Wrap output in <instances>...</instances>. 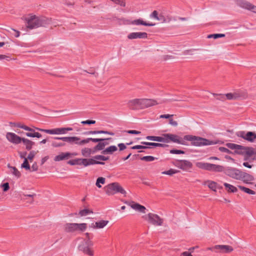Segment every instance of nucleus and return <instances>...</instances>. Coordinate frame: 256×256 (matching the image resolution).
<instances>
[{
	"label": "nucleus",
	"mask_w": 256,
	"mask_h": 256,
	"mask_svg": "<svg viewBox=\"0 0 256 256\" xmlns=\"http://www.w3.org/2000/svg\"><path fill=\"white\" fill-rule=\"evenodd\" d=\"M170 152L172 154H183L184 153V151L178 150H172L170 151Z\"/></svg>",
	"instance_id": "obj_52"
},
{
	"label": "nucleus",
	"mask_w": 256,
	"mask_h": 256,
	"mask_svg": "<svg viewBox=\"0 0 256 256\" xmlns=\"http://www.w3.org/2000/svg\"><path fill=\"white\" fill-rule=\"evenodd\" d=\"M8 167L10 169V172L16 178H20L21 176L20 172L15 166H12L10 164H8Z\"/></svg>",
	"instance_id": "obj_29"
},
{
	"label": "nucleus",
	"mask_w": 256,
	"mask_h": 256,
	"mask_svg": "<svg viewBox=\"0 0 256 256\" xmlns=\"http://www.w3.org/2000/svg\"><path fill=\"white\" fill-rule=\"evenodd\" d=\"M219 150L220 152H224L228 153V152H229V150L227 148H224V147H220L219 148Z\"/></svg>",
	"instance_id": "obj_58"
},
{
	"label": "nucleus",
	"mask_w": 256,
	"mask_h": 256,
	"mask_svg": "<svg viewBox=\"0 0 256 256\" xmlns=\"http://www.w3.org/2000/svg\"><path fill=\"white\" fill-rule=\"evenodd\" d=\"M106 194L108 195H113L116 193L126 195V191L118 182L111 183L104 187Z\"/></svg>",
	"instance_id": "obj_8"
},
{
	"label": "nucleus",
	"mask_w": 256,
	"mask_h": 256,
	"mask_svg": "<svg viewBox=\"0 0 256 256\" xmlns=\"http://www.w3.org/2000/svg\"><path fill=\"white\" fill-rule=\"evenodd\" d=\"M143 217L149 223L153 225L160 226L162 224L163 219L156 214L149 213Z\"/></svg>",
	"instance_id": "obj_12"
},
{
	"label": "nucleus",
	"mask_w": 256,
	"mask_h": 256,
	"mask_svg": "<svg viewBox=\"0 0 256 256\" xmlns=\"http://www.w3.org/2000/svg\"><path fill=\"white\" fill-rule=\"evenodd\" d=\"M91 150L88 148H85L82 151V154L84 156L87 157L91 153Z\"/></svg>",
	"instance_id": "obj_46"
},
{
	"label": "nucleus",
	"mask_w": 256,
	"mask_h": 256,
	"mask_svg": "<svg viewBox=\"0 0 256 256\" xmlns=\"http://www.w3.org/2000/svg\"><path fill=\"white\" fill-rule=\"evenodd\" d=\"M248 10H251L252 12L256 13V6L253 5L250 3V6L248 7Z\"/></svg>",
	"instance_id": "obj_55"
},
{
	"label": "nucleus",
	"mask_w": 256,
	"mask_h": 256,
	"mask_svg": "<svg viewBox=\"0 0 256 256\" xmlns=\"http://www.w3.org/2000/svg\"><path fill=\"white\" fill-rule=\"evenodd\" d=\"M127 132L130 134H138L140 133V132L136 130H129Z\"/></svg>",
	"instance_id": "obj_57"
},
{
	"label": "nucleus",
	"mask_w": 256,
	"mask_h": 256,
	"mask_svg": "<svg viewBox=\"0 0 256 256\" xmlns=\"http://www.w3.org/2000/svg\"><path fill=\"white\" fill-rule=\"evenodd\" d=\"M85 235L86 236V240H90L92 238V234H91L90 233H88V232H86L85 234Z\"/></svg>",
	"instance_id": "obj_59"
},
{
	"label": "nucleus",
	"mask_w": 256,
	"mask_h": 256,
	"mask_svg": "<svg viewBox=\"0 0 256 256\" xmlns=\"http://www.w3.org/2000/svg\"><path fill=\"white\" fill-rule=\"evenodd\" d=\"M77 155L76 152H61L56 156L55 160H64L72 159Z\"/></svg>",
	"instance_id": "obj_20"
},
{
	"label": "nucleus",
	"mask_w": 256,
	"mask_h": 256,
	"mask_svg": "<svg viewBox=\"0 0 256 256\" xmlns=\"http://www.w3.org/2000/svg\"><path fill=\"white\" fill-rule=\"evenodd\" d=\"M130 24H134V25H137V26L143 25V26H154L155 25V24H154L147 23L146 22H144L142 19H138V20H132L130 22Z\"/></svg>",
	"instance_id": "obj_26"
},
{
	"label": "nucleus",
	"mask_w": 256,
	"mask_h": 256,
	"mask_svg": "<svg viewBox=\"0 0 256 256\" xmlns=\"http://www.w3.org/2000/svg\"><path fill=\"white\" fill-rule=\"evenodd\" d=\"M180 171L178 170H174V169H170L168 170L164 171L162 172V174H168L169 176H172V174L178 172Z\"/></svg>",
	"instance_id": "obj_41"
},
{
	"label": "nucleus",
	"mask_w": 256,
	"mask_h": 256,
	"mask_svg": "<svg viewBox=\"0 0 256 256\" xmlns=\"http://www.w3.org/2000/svg\"><path fill=\"white\" fill-rule=\"evenodd\" d=\"M93 213L92 210L89 209H84L80 210L79 214L81 216H86L88 214Z\"/></svg>",
	"instance_id": "obj_43"
},
{
	"label": "nucleus",
	"mask_w": 256,
	"mask_h": 256,
	"mask_svg": "<svg viewBox=\"0 0 256 256\" xmlns=\"http://www.w3.org/2000/svg\"><path fill=\"white\" fill-rule=\"evenodd\" d=\"M196 166L202 169L214 172H224L228 176L237 180L240 178V175L242 171L232 167L224 168V166L215 164L206 163L203 162H198L196 164Z\"/></svg>",
	"instance_id": "obj_1"
},
{
	"label": "nucleus",
	"mask_w": 256,
	"mask_h": 256,
	"mask_svg": "<svg viewBox=\"0 0 256 256\" xmlns=\"http://www.w3.org/2000/svg\"><path fill=\"white\" fill-rule=\"evenodd\" d=\"M26 132V135L28 137L31 138H40L42 137V134L38 132H35L34 130V132Z\"/></svg>",
	"instance_id": "obj_39"
},
{
	"label": "nucleus",
	"mask_w": 256,
	"mask_h": 256,
	"mask_svg": "<svg viewBox=\"0 0 256 256\" xmlns=\"http://www.w3.org/2000/svg\"><path fill=\"white\" fill-rule=\"evenodd\" d=\"M184 139L186 142H190L192 145L198 146L216 144L214 141L192 135H186L184 136Z\"/></svg>",
	"instance_id": "obj_6"
},
{
	"label": "nucleus",
	"mask_w": 256,
	"mask_h": 256,
	"mask_svg": "<svg viewBox=\"0 0 256 256\" xmlns=\"http://www.w3.org/2000/svg\"><path fill=\"white\" fill-rule=\"evenodd\" d=\"M16 126L18 127V128H22L26 130H27V131H28V132H34V129L24 124H22L21 123H17L16 124Z\"/></svg>",
	"instance_id": "obj_40"
},
{
	"label": "nucleus",
	"mask_w": 256,
	"mask_h": 256,
	"mask_svg": "<svg viewBox=\"0 0 256 256\" xmlns=\"http://www.w3.org/2000/svg\"><path fill=\"white\" fill-rule=\"evenodd\" d=\"M157 20L160 21L162 23L166 22V18L162 14H158Z\"/></svg>",
	"instance_id": "obj_51"
},
{
	"label": "nucleus",
	"mask_w": 256,
	"mask_h": 256,
	"mask_svg": "<svg viewBox=\"0 0 256 256\" xmlns=\"http://www.w3.org/2000/svg\"><path fill=\"white\" fill-rule=\"evenodd\" d=\"M142 150H139L138 154H132V158L135 160H154V158L153 156H144Z\"/></svg>",
	"instance_id": "obj_19"
},
{
	"label": "nucleus",
	"mask_w": 256,
	"mask_h": 256,
	"mask_svg": "<svg viewBox=\"0 0 256 256\" xmlns=\"http://www.w3.org/2000/svg\"><path fill=\"white\" fill-rule=\"evenodd\" d=\"M170 124L171 125L173 126H178V122L173 120L172 119H170Z\"/></svg>",
	"instance_id": "obj_61"
},
{
	"label": "nucleus",
	"mask_w": 256,
	"mask_h": 256,
	"mask_svg": "<svg viewBox=\"0 0 256 256\" xmlns=\"http://www.w3.org/2000/svg\"><path fill=\"white\" fill-rule=\"evenodd\" d=\"M105 178L103 177H98L96 180V185L98 188H102V186L100 184H104L105 183Z\"/></svg>",
	"instance_id": "obj_42"
},
{
	"label": "nucleus",
	"mask_w": 256,
	"mask_h": 256,
	"mask_svg": "<svg viewBox=\"0 0 256 256\" xmlns=\"http://www.w3.org/2000/svg\"><path fill=\"white\" fill-rule=\"evenodd\" d=\"M234 2L237 6L246 10L250 6V3L246 0H234Z\"/></svg>",
	"instance_id": "obj_25"
},
{
	"label": "nucleus",
	"mask_w": 256,
	"mask_h": 256,
	"mask_svg": "<svg viewBox=\"0 0 256 256\" xmlns=\"http://www.w3.org/2000/svg\"><path fill=\"white\" fill-rule=\"evenodd\" d=\"M82 124H94L96 123V121L94 120H86L82 121L81 122Z\"/></svg>",
	"instance_id": "obj_54"
},
{
	"label": "nucleus",
	"mask_w": 256,
	"mask_h": 256,
	"mask_svg": "<svg viewBox=\"0 0 256 256\" xmlns=\"http://www.w3.org/2000/svg\"><path fill=\"white\" fill-rule=\"evenodd\" d=\"M164 139L166 140H164L165 142H172L182 145H188L187 142L185 141L184 137L182 138L178 135L171 134H164Z\"/></svg>",
	"instance_id": "obj_9"
},
{
	"label": "nucleus",
	"mask_w": 256,
	"mask_h": 256,
	"mask_svg": "<svg viewBox=\"0 0 256 256\" xmlns=\"http://www.w3.org/2000/svg\"><path fill=\"white\" fill-rule=\"evenodd\" d=\"M224 185L228 192H238L237 188L232 185L226 182H224Z\"/></svg>",
	"instance_id": "obj_33"
},
{
	"label": "nucleus",
	"mask_w": 256,
	"mask_h": 256,
	"mask_svg": "<svg viewBox=\"0 0 256 256\" xmlns=\"http://www.w3.org/2000/svg\"><path fill=\"white\" fill-rule=\"evenodd\" d=\"M1 186L4 192H6L10 188L9 184L8 182L4 183L2 184Z\"/></svg>",
	"instance_id": "obj_48"
},
{
	"label": "nucleus",
	"mask_w": 256,
	"mask_h": 256,
	"mask_svg": "<svg viewBox=\"0 0 256 256\" xmlns=\"http://www.w3.org/2000/svg\"><path fill=\"white\" fill-rule=\"evenodd\" d=\"M240 177V178L239 180H242L244 183L246 184H252L250 182L254 180V176L244 172H242Z\"/></svg>",
	"instance_id": "obj_22"
},
{
	"label": "nucleus",
	"mask_w": 256,
	"mask_h": 256,
	"mask_svg": "<svg viewBox=\"0 0 256 256\" xmlns=\"http://www.w3.org/2000/svg\"><path fill=\"white\" fill-rule=\"evenodd\" d=\"M86 228L87 224L86 223H66L64 226V230L67 233H74L77 232H84Z\"/></svg>",
	"instance_id": "obj_7"
},
{
	"label": "nucleus",
	"mask_w": 256,
	"mask_h": 256,
	"mask_svg": "<svg viewBox=\"0 0 256 256\" xmlns=\"http://www.w3.org/2000/svg\"><path fill=\"white\" fill-rule=\"evenodd\" d=\"M118 146L119 148V150L120 151L123 150L126 148V146L124 144H122V143L119 144H118Z\"/></svg>",
	"instance_id": "obj_56"
},
{
	"label": "nucleus",
	"mask_w": 256,
	"mask_h": 256,
	"mask_svg": "<svg viewBox=\"0 0 256 256\" xmlns=\"http://www.w3.org/2000/svg\"><path fill=\"white\" fill-rule=\"evenodd\" d=\"M158 16V12L156 10H154L150 15L152 18L157 20Z\"/></svg>",
	"instance_id": "obj_49"
},
{
	"label": "nucleus",
	"mask_w": 256,
	"mask_h": 256,
	"mask_svg": "<svg viewBox=\"0 0 256 256\" xmlns=\"http://www.w3.org/2000/svg\"><path fill=\"white\" fill-rule=\"evenodd\" d=\"M252 151L253 152H252V157L251 158H253L254 159H256V148H252Z\"/></svg>",
	"instance_id": "obj_60"
},
{
	"label": "nucleus",
	"mask_w": 256,
	"mask_h": 256,
	"mask_svg": "<svg viewBox=\"0 0 256 256\" xmlns=\"http://www.w3.org/2000/svg\"><path fill=\"white\" fill-rule=\"evenodd\" d=\"M78 249L79 251L88 256H93L94 255L93 250L86 245L84 242L78 245Z\"/></svg>",
	"instance_id": "obj_17"
},
{
	"label": "nucleus",
	"mask_w": 256,
	"mask_h": 256,
	"mask_svg": "<svg viewBox=\"0 0 256 256\" xmlns=\"http://www.w3.org/2000/svg\"><path fill=\"white\" fill-rule=\"evenodd\" d=\"M142 144H144L145 146H141V145H136L132 147V149L134 150H141L144 149L146 148H150V146L152 147H162L164 148L166 146V144L160 143H155V142H142Z\"/></svg>",
	"instance_id": "obj_13"
},
{
	"label": "nucleus",
	"mask_w": 256,
	"mask_h": 256,
	"mask_svg": "<svg viewBox=\"0 0 256 256\" xmlns=\"http://www.w3.org/2000/svg\"><path fill=\"white\" fill-rule=\"evenodd\" d=\"M22 142H23V144L26 146V148L28 150H30L34 144V142L24 138H22Z\"/></svg>",
	"instance_id": "obj_30"
},
{
	"label": "nucleus",
	"mask_w": 256,
	"mask_h": 256,
	"mask_svg": "<svg viewBox=\"0 0 256 256\" xmlns=\"http://www.w3.org/2000/svg\"><path fill=\"white\" fill-rule=\"evenodd\" d=\"M26 27L29 29H34L40 26H44L46 24L44 18L39 17L33 14H29L24 18Z\"/></svg>",
	"instance_id": "obj_3"
},
{
	"label": "nucleus",
	"mask_w": 256,
	"mask_h": 256,
	"mask_svg": "<svg viewBox=\"0 0 256 256\" xmlns=\"http://www.w3.org/2000/svg\"><path fill=\"white\" fill-rule=\"evenodd\" d=\"M64 144L63 143L58 142H52V146L55 148L62 146H64Z\"/></svg>",
	"instance_id": "obj_50"
},
{
	"label": "nucleus",
	"mask_w": 256,
	"mask_h": 256,
	"mask_svg": "<svg viewBox=\"0 0 256 256\" xmlns=\"http://www.w3.org/2000/svg\"><path fill=\"white\" fill-rule=\"evenodd\" d=\"M225 96H226V100H236L232 92L228 93V94H226Z\"/></svg>",
	"instance_id": "obj_47"
},
{
	"label": "nucleus",
	"mask_w": 256,
	"mask_h": 256,
	"mask_svg": "<svg viewBox=\"0 0 256 256\" xmlns=\"http://www.w3.org/2000/svg\"><path fill=\"white\" fill-rule=\"evenodd\" d=\"M164 134L162 135V136H147L146 137V139L150 140L159 142H164V140H166L164 139Z\"/></svg>",
	"instance_id": "obj_31"
},
{
	"label": "nucleus",
	"mask_w": 256,
	"mask_h": 256,
	"mask_svg": "<svg viewBox=\"0 0 256 256\" xmlns=\"http://www.w3.org/2000/svg\"><path fill=\"white\" fill-rule=\"evenodd\" d=\"M108 222V220H102L95 223L94 228H104Z\"/></svg>",
	"instance_id": "obj_35"
},
{
	"label": "nucleus",
	"mask_w": 256,
	"mask_h": 256,
	"mask_svg": "<svg viewBox=\"0 0 256 256\" xmlns=\"http://www.w3.org/2000/svg\"><path fill=\"white\" fill-rule=\"evenodd\" d=\"M225 36L224 34H210L208 36V38H214V39H216L220 38H223Z\"/></svg>",
	"instance_id": "obj_45"
},
{
	"label": "nucleus",
	"mask_w": 256,
	"mask_h": 256,
	"mask_svg": "<svg viewBox=\"0 0 256 256\" xmlns=\"http://www.w3.org/2000/svg\"><path fill=\"white\" fill-rule=\"evenodd\" d=\"M243 165L248 168H252V164H250L248 162H244L243 163Z\"/></svg>",
	"instance_id": "obj_62"
},
{
	"label": "nucleus",
	"mask_w": 256,
	"mask_h": 256,
	"mask_svg": "<svg viewBox=\"0 0 256 256\" xmlns=\"http://www.w3.org/2000/svg\"><path fill=\"white\" fill-rule=\"evenodd\" d=\"M104 140L98 142L99 143L96 146V148L98 150H102L108 144V143L106 142V140H110L111 138H104Z\"/></svg>",
	"instance_id": "obj_32"
},
{
	"label": "nucleus",
	"mask_w": 256,
	"mask_h": 256,
	"mask_svg": "<svg viewBox=\"0 0 256 256\" xmlns=\"http://www.w3.org/2000/svg\"><path fill=\"white\" fill-rule=\"evenodd\" d=\"M174 164L184 170H189L192 167V164L190 161H173Z\"/></svg>",
	"instance_id": "obj_16"
},
{
	"label": "nucleus",
	"mask_w": 256,
	"mask_h": 256,
	"mask_svg": "<svg viewBox=\"0 0 256 256\" xmlns=\"http://www.w3.org/2000/svg\"><path fill=\"white\" fill-rule=\"evenodd\" d=\"M236 100L245 99L248 97L246 91L244 90H237L232 92Z\"/></svg>",
	"instance_id": "obj_24"
},
{
	"label": "nucleus",
	"mask_w": 256,
	"mask_h": 256,
	"mask_svg": "<svg viewBox=\"0 0 256 256\" xmlns=\"http://www.w3.org/2000/svg\"><path fill=\"white\" fill-rule=\"evenodd\" d=\"M190 254V253L188 252H184L181 254L180 256H188Z\"/></svg>",
	"instance_id": "obj_64"
},
{
	"label": "nucleus",
	"mask_w": 256,
	"mask_h": 256,
	"mask_svg": "<svg viewBox=\"0 0 256 256\" xmlns=\"http://www.w3.org/2000/svg\"><path fill=\"white\" fill-rule=\"evenodd\" d=\"M118 150V147L116 146H111L107 148H106L102 152L104 154H112L114 152H116Z\"/></svg>",
	"instance_id": "obj_28"
},
{
	"label": "nucleus",
	"mask_w": 256,
	"mask_h": 256,
	"mask_svg": "<svg viewBox=\"0 0 256 256\" xmlns=\"http://www.w3.org/2000/svg\"><path fill=\"white\" fill-rule=\"evenodd\" d=\"M87 134H108L111 136H114V134L112 132H110L108 131L104 130H91L88 131L86 132Z\"/></svg>",
	"instance_id": "obj_34"
},
{
	"label": "nucleus",
	"mask_w": 256,
	"mask_h": 256,
	"mask_svg": "<svg viewBox=\"0 0 256 256\" xmlns=\"http://www.w3.org/2000/svg\"><path fill=\"white\" fill-rule=\"evenodd\" d=\"M36 152L32 151L30 152V153L28 154V158H26V153H21L20 154V158H24V160H28V159L30 160H32L34 158V156L36 154Z\"/></svg>",
	"instance_id": "obj_36"
},
{
	"label": "nucleus",
	"mask_w": 256,
	"mask_h": 256,
	"mask_svg": "<svg viewBox=\"0 0 256 256\" xmlns=\"http://www.w3.org/2000/svg\"><path fill=\"white\" fill-rule=\"evenodd\" d=\"M6 137L9 142L15 144H18L21 143L22 138L16 134L15 133L12 132H7Z\"/></svg>",
	"instance_id": "obj_14"
},
{
	"label": "nucleus",
	"mask_w": 256,
	"mask_h": 256,
	"mask_svg": "<svg viewBox=\"0 0 256 256\" xmlns=\"http://www.w3.org/2000/svg\"><path fill=\"white\" fill-rule=\"evenodd\" d=\"M84 242L86 244V245L88 246L89 248H92V247L94 246V242L90 240H85Z\"/></svg>",
	"instance_id": "obj_53"
},
{
	"label": "nucleus",
	"mask_w": 256,
	"mask_h": 256,
	"mask_svg": "<svg viewBox=\"0 0 256 256\" xmlns=\"http://www.w3.org/2000/svg\"><path fill=\"white\" fill-rule=\"evenodd\" d=\"M212 95L217 99L222 101L226 100V96L224 94H212Z\"/></svg>",
	"instance_id": "obj_44"
},
{
	"label": "nucleus",
	"mask_w": 256,
	"mask_h": 256,
	"mask_svg": "<svg viewBox=\"0 0 256 256\" xmlns=\"http://www.w3.org/2000/svg\"><path fill=\"white\" fill-rule=\"evenodd\" d=\"M238 136L251 142H256V134L254 132H248L246 134L244 132H240Z\"/></svg>",
	"instance_id": "obj_15"
},
{
	"label": "nucleus",
	"mask_w": 256,
	"mask_h": 256,
	"mask_svg": "<svg viewBox=\"0 0 256 256\" xmlns=\"http://www.w3.org/2000/svg\"><path fill=\"white\" fill-rule=\"evenodd\" d=\"M215 248L218 250V252L228 254L234 250L232 246L228 245H216Z\"/></svg>",
	"instance_id": "obj_23"
},
{
	"label": "nucleus",
	"mask_w": 256,
	"mask_h": 256,
	"mask_svg": "<svg viewBox=\"0 0 256 256\" xmlns=\"http://www.w3.org/2000/svg\"><path fill=\"white\" fill-rule=\"evenodd\" d=\"M54 139L62 140V141L66 142L70 144L74 143L79 145H83L89 142L90 141L94 142H98L104 140V139H100L98 138H88L80 140V138L77 136L55 137L54 138Z\"/></svg>",
	"instance_id": "obj_5"
},
{
	"label": "nucleus",
	"mask_w": 256,
	"mask_h": 256,
	"mask_svg": "<svg viewBox=\"0 0 256 256\" xmlns=\"http://www.w3.org/2000/svg\"><path fill=\"white\" fill-rule=\"evenodd\" d=\"M226 146L233 150L234 152L243 156L246 158H250L252 157V154L253 152L252 148L244 146L241 145L233 143H227L226 144Z\"/></svg>",
	"instance_id": "obj_4"
},
{
	"label": "nucleus",
	"mask_w": 256,
	"mask_h": 256,
	"mask_svg": "<svg viewBox=\"0 0 256 256\" xmlns=\"http://www.w3.org/2000/svg\"><path fill=\"white\" fill-rule=\"evenodd\" d=\"M67 164L72 166H76L77 168H80L82 166H86L95 164H104L105 162L102 161H67Z\"/></svg>",
	"instance_id": "obj_11"
},
{
	"label": "nucleus",
	"mask_w": 256,
	"mask_h": 256,
	"mask_svg": "<svg viewBox=\"0 0 256 256\" xmlns=\"http://www.w3.org/2000/svg\"><path fill=\"white\" fill-rule=\"evenodd\" d=\"M173 115L170 114H162L160 116V118H168L170 116H172Z\"/></svg>",
	"instance_id": "obj_63"
},
{
	"label": "nucleus",
	"mask_w": 256,
	"mask_h": 256,
	"mask_svg": "<svg viewBox=\"0 0 256 256\" xmlns=\"http://www.w3.org/2000/svg\"><path fill=\"white\" fill-rule=\"evenodd\" d=\"M35 129L40 132H44L50 134H66L68 131L72 130V128H60L52 130H44L35 128Z\"/></svg>",
	"instance_id": "obj_10"
},
{
	"label": "nucleus",
	"mask_w": 256,
	"mask_h": 256,
	"mask_svg": "<svg viewBox=\"0 0 256 256\" xmlns=\"http://www.w3.org/2000/svg\"><path fill=\"white\" fill-rule=\"evenodd\" d=\"M131 208L139 212H141L142 213L146 212V208L139 204L132 202V204L131 205Z\"/></svg>",
	"instance_id": "obj_27"
},
{
	"label": "nucleus",
	"mask_w": 256,
	"mask_h": 256,
	"mask_svg": "<svg viewBox=\"0 0 256 256\" xmlns=\"http://www.w3.org/2000/svg\"><path fill=\"white\" fill-rule=\"evenodd\" d=\"M206 183H208V186L210 190L216 191V182L211 180H207L204 182V184H206Z\"/></svg>",
	"instance_id": "obj_38"
},
{
	"label": "nucleus",
	"mask_w": 256,
	"mask_h": 256,
	"mask_svg": "<svg viewBox=\"0 0 256 256\" xmlns=\"http://www.w3.org/2000/svg\"><path fill=\"white\" fill-rule=\"evenodd\" d=\"M30 163H32V166H30L29 161H24V162L22 164L21 167L25 168L26 170H28L30 172L36 171L38 170V166L35 161H30Z\"/></svg>",
	"instance_id": "obj_18"
},
{
	"label": "nucleus",
	"mask_w": 256,
	"mask_h": 256,
	"mask_svg": "<svg viewBox=\"0 0 256 256\" xmlns=\"http://www.w3.org/2000/svg\"><path fill=\"white\" fill-rule=\"evenodd\" d=\"M238 188L242 191L249 194H255L256 192L248 188L242 186H238Z\"/></svg>",
	"instance_id": "obj_37"
},
{
	"label": "nucleus",
	"mask_w": 256,
	"mask_h": 256,
	"mask_svg": "<svg viewBox=\"0 0 256 256\" xmlns=\"http://www.w3.org/2000/svg\"><path fill=\"white\" fill-rule=\"evenodd\" d=\"M156 100L148 98H134L127 103L128 108L133 110L145 109L158 104Z\"/></svg>",
	"instance_id": "obj_2"
},
{
	"label": "nucleus",
	"mask_w": 256,
	"mask_h": 256,
	"mask_svg": "<svg viewBox=\"0 0 256 256\" xmlns=\"http://www.w3.org/2000/svg\"><path fill=\"white\" fill-rule=\"evenodd\" d=\"M127 37L129 40L146 38L148 34L145 32H133L129 34Z\"/></svg>",
	"instance_id": "obj_21"
}]
</instances>
